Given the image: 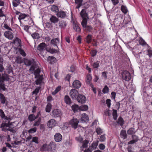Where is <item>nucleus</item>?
I'll list each match as a JSON object with an SVG mask.
<instances>
[{
  "mask_svg": "<svg viewBox=\"0 0 152 152\" xmlns=\"http://www.w3.org/2000/svg\"><path fill=\"white\" fill-rule=\"evenodd\" d=\"M80 14L83 19L81 23L88 22V20L89 19V18L88 13L86 12V9H82L80 12Z\"/></svg>",
  "mask_w": 152,
  "mask_h": 152,
  "instance_id": "f257e3e1",
  "label": "nucleus"
},
{
  "mask_svg": "<svg viewBox=\"0 0 152 152\" xmlns=\"http://www.w3.org/2000/svg\"><path fill=\"white\" fill-rule=\"evenodd\" d=\"M122 76L123 80L126 81H129L131 78V76L130 73L127 71H124L122 72Z\"/></svg>",
  "mask_w": 152,
  "mask_h": 152,
  "instance_id": "f03ea898",
  "label": "nucleus"
},
{
  "mask_svg": "<svg viewBox=\"0 0 152 152\" xmlns=\"http://www.w3.org/2000/svg\"><path fill=\"white\" fill-rule=\"evenodd\" d=\"M79 123V121L77 119L74 118L70 121L69 124L72 128L75 129L77 128Z\"/></svg>",
  "mask_w": 152,
  "mask_h": 152,
  "instance_id": "7ed1b4c3",
  "label": "nucleus"
},
{
  "mask_svg": "<svg viewBox=\"0 0 152 152\" xmlns=\"http://www.w3.org/2000/svg\"><path fill=\"white\" fill-rule=\"evenodd\" d=\"M52 114L54 118H57L60 117L62 115V113L60 110L56 109L53 110Z\"/></svg>",
  "mask_w": 152,
  "mask_h": 152,
  "instance_id": "20e7f679",
  "label": "nucleus"
},
{
  "mask_svg": "<svg viewBox=\"0 0 152 152\" xmlns=\"http://www.w3.org/2000/svg\"><path fill=\"white\" fill-rule=\"evenodd\" d=\"M69 95L71 98L73 99H77V96L79 95L78 91L75 89H71L69 92Z\"/></svg>",
  "mask_w": 152,
  "mask_h": 152,
  "instance_id": "39448f33",
  "label": "nucleus"
},
{
  "mask_svg": "<svg viewBox=\"0 0 152 152\" xmlns=\"http://www.w3.org/2000/svg\"><path fill=\"white\" fill-rule=\"evenodd\" d=\"M78 102L81 104L85 103L86 101V96L83 95L79 94L77 97Z\"/></svg>",
  "mask_w": 152,
  "mask_h": 152,
  "instance_id": "423d86ee",
  "label": "nucleus"
},
{
  "mask_svg": "<svg viewBox=\"0 0 152 152\" xmlns=\"http://www.w3.org/2000/svg\"><path fill=\"white\" fill-rule=\"evenodd\" d=\"M87 22L81 23V25L85 30L88 32H90L93 30V28L91 26L87 25Z\"/></svg>",
  "mask_w": 152,
  "mask_h": 152,
  "instance_id": "0eeeda50",
  "label": "nucleus"
},
{
  "mask_svg": "<svg viewBox=\"0 0 152 152\" xmlns=\"http://www.w3.org/2000/svg\"><path fill=\"white\" fill-rule=\"evenodd\" d=\"M47 45L45 43H42L39 45L37 47V50L40 52L44 51L46 49Z\"/></svg>",
  "mask_w": 152,
  "mask_h": 152,
  "instance_id": "6e6552de",
  "label": "nucleus"
},
{
  "mask_svg": "<svg viewBox=\"0 0 152 152\" xmlns=\"http://www.w3.org/2000/svg\"><path fill=\"white\" fill-rule=\"evenodd\" d=\"M81 85V83L79 80H75L72 83V86L74 88L78 89L80 87Z\"/></svg>",
  "mask_w": 152,
  "mask_h": 152,
  "instance_id": "1a4fd4ad",
  "label": "nucleus"
},
{
  "mask_svg": "<svg viewBox=\"0 0 152 152\" xmlns=\"http://www.w3.org/2000/svg\"><path fill=\"white\" fill-rule=\"evenodd\" d=\"M11 31H7L4 33L5 37L9 39H12L13 37V34Z\"/></svg>",
  "mask_w": 152,
  "mask_h": 152,
  "instance_id": "9d476101",
  "label": "nucleus"
},
{
  "mask_svg": "<svg viewBox=\"0 0 152 152\" xmlns=\"http://www.w3.org/2000/svg\"><path fill=\"white\" fill-rule=\"evenodd\" d=\"M56 124V121L54 119L50 120L48 122V126L50 128H52L54 127Z\"/></svg>",
  "mask_w": 152,
  "mask_h": 152,
  "instance_id": "9b49d317",
  "label": "nucleus"
},
{
  "mask_svg": "<svg viewBox=\"0 0 152 152\" xmlns=\"http://www.w3.org/2000/svg\"><path fill=\"white\" fill-rule=\"evenodd\" d=\"M43 75H41L35 78L37 79V80L35 81V83L36 85H39L40 86L41 85L43 79Z\"/></svg>",
  "mask_w": 152,
  "mask_h": 152,
  "instance_id": "f8f14e48",
  "label": "nucleus"
},
{
  "mask_svg": "<svg viewBox=\"0 0 152 152\" xmlns=\"http://www.w3.org/2000/svg\"><path fill=\"white\" fill-rule=\"evenodd\" d=\"M89 118L88 115L86 114L83 113L81 115L80 121L81 123H84L88 121Z\"/></svg>",
  "mask_w": 152,
  "mask_h": 152,
  "instance_id": "ddd939ff",
  "label": "nucleus"
},
{
  "mask_svg": "<svg viewBox=\"0 0 152 152\" xmlns=\"http://www.w3.org/2000/svg\"><path fill=\"white\" fill-rule=\"evenodd\" d=\"M7 121L3 122L1 124L0 127L1 128V130L5 132L8 131L9 128L8 127L7 124Z\"/></svg>",
  "mask_w": 152,
  "mask_h": 152,
  "instance_id": "4468645a",
  "label": "nucleus"
},
{
  "mask_svg": "<svg viewBox=\"0 0 152 152\" xmlns=\"http://www.w3.org/2000/svg\"><path fill=\"white\" fill-rule=\"evenodd\" d=\"M56 15L58 17L64 18L66 17V14L65 12L61 10L57 13Z\"/></svg>",
  "mask_w": 152,
  "mask_h": 152,
  "instance_id": "2eb2a0df",
  "label": "nucleus"
},
{
  "mask_svg": "<svg viewBox=\"0 0 152 152\" xmlns=\"http://www.w3.org/2000/svg\"><path fill=\"white\" fill-rule=\"evenodd\" d=\"M73 28L77 32H80L81 29L79 27L78 24L75 21H73Z\"/></svg>",
  "mask_w": 152,
  "mask_h": 152,
  "instance_id": "dca6fc26",
  "label": "nucleus"
},
{
  "mask_svg": "<svg viewBox=\"0 0 152 152\" xmlns=\"http://www.w3.org/2000/svg\"><path fill=\"white\" fill-rule=\"evenodd\" d=\"M0 116L1 117L3 121H4V120L5 121L6 120H8L9 119V117H7L6 116L4 112L1 109H0Z\"/></svg>",
  "mask_w": 152,
  "mask_h": 152,
  "instance_id": "f3484780",
  "label": "nucleus"
},
{
  "mask_svg": "<svg viewBox=\"0 0 152 152\" xmlns=\"http://www.w3.org/2000/svg\"><path fill=\"white\" fill-rule=\"evenodd\" d=\"M83 0H75V8L79 9L82 5Z\"/></svg>",
  "mask_w": 152,
  "mask_h": 152,
  "instance_id": "a211bd4d",
  "label": "nucleus"
},
{
  "mask_svg": "<svg viewBox=\"0 0 152 152\" xmlns=\"http://www.w3.org/2000/svg\"><path fill=\"white\" fill-rule=\"evenodd\" d=\"M62 136L59 133H57L55 134L54 136L55 141L57 142H59L61 141L62 139Z\"/></svg>",
  "mask_w": 152,
  "mask_h": 152,
  "instance_id": "6ab92c4d",
  "label": "nucleus"
},
{
  "mask_svg": "<svg viewBox=\"0 0 152 152\" xmlns=\"http://www.w3.org/2000/svg\"><path fill=\"white\" fill-rule=\"evenodd\" d=\"M52 144L50 143V145H48L47 144H44L41 147V150L43 151H45L48 150L49 148H50V145H52Z\"/></svg>",
  "mask_w": 152,
  "mask_h": 152,
  "instance_id": "aec40b11",
  "label": "nucleus"
},
{
  "mask_svg": "<svg viewBox=\"0 0 152 152\" xmlns=\"http://www.w3.org/2000/svg\"><path fill=\"white\" fill-rule=\"evenodd\" d=\"M71 108L73 111L75 113L77 112L78 110H80V107L77 104H74L72 105Z\"/></svg>",
  "mask_w": 152,
  "mask_h": 152,
  "instance_id": "412c9836",
  "label": "nucleus"
},
{
  "mask_svg": "<svg viewBox=\"0 0 152 152\" xmlns=\"http://www.w3.org/2000/svg\"><path fill=\"white\" fill-rule=\"evenodd\" d=\"M92 79V77L91 75L88 74L86 77V83L90 85L91 84H92L91 83V81Z\"/></svg>",
  "mask_w": 152,
  "mask_h": 152,
  "instance_id": "4be33fe9",
  "label": "nucleus"
},
{
  "mask_svg": "<svg viewBox=\"0 0 152 152\" xmlns=\"http://www.w3.org/2000/svg\"><path fill=\"white\" fill-rule=\"evenodd\" d=\"M59 39L57 38H54L52 39L51 41V44H53L54 46H56L57 47V44L59 43Z\"/></svg>",
  "mask_w": 152,
  "mask_h": 152,
  "instance_id": "5701e85b",
  "label": "nucleus"
},
{
  "mask_svg": "<svg viewBox=\"0 0 152 152\" xmlns=\"http://www.w3.org/2000/svg\"><path fill=\"white\" fill-rule=\"evenodd\" d=\"M67 24L64 20H61L59 23V27L61 28H64L66 26Z\"/></svg>",
  "mask_w": 152,
  "mask_h": 152,
  "instance_id": "b1692460",
  "label": "nucleus"
},
{
  "mask_svg": "<svg viewBox=\"0 0 152 152\" xmlns=\"http://www.w3.org/2000/svg\"><path fill=\"white\" fill-rule=\"evenodd\" d=\"M64 101L66 103L68 104H70L71 103L70 98L68 96L65 95L64 96Z\"/></svg>",
  "mask_w": 152,
  "mask_h": 152,
  "instance_id": "393cba45",
  "label": "nucleus"
},
{
  "mask_svg": "<svg viewBox=\"0 0 152 152\" xmlns=\"http://www.w3.org/2000/svg\"><path fill=\"white\" fill-rule=\"evenodd\" d=\"M34 61L33 59L31 60L26 59L25 60L24 63L27 66H30L33 64Z\"/></svg>",
  "mask_w": 152,
  "mask_h": 152,
  "instance_id": "a878e982",
  "label": "nucleus"
},
{
  "mask_svg": "<svg viewBox=\"0 0 152 152\" xmlns=\"http://www.w3.org/2000/svg\"><path fill=\"white\" fill-rule=\"evenodd\" d=\"M14 42V44H17V45L18 46V48L21 47V41L17 37H16Z\"/></svg>",
  "mask_w": 152,
  "mask_h": 152,
  "instance_id": "bb28decb",
  "label": "nucleus"
},
{
  "mask_svg": "<svg viewBox=\"0 0 152 152\" xmlns=\"http://www.w3.org/2000/svg\"><path fill=\"white\" fill-rule=\"evenodd\" d=\"M50 20L51 22L53 23H57L58 21V18L54 16H52L50 18Z\"/></svg>",
  "mask_w": 152,
  "mask_h": 152,
  "instance_id": "cd10ccee",
  "label": "nucleus"
},
{
  "mask_svg": "<svg viewBox=\"0 0 152 152\" xmlns=\"http://www.w3.org/2000/svg\"><path fill=\"white\" fill-rule=\"evenodd\" d=\"M120 136L121 137L124 139H126L127 136L126 131L124 130H121L120 133Z\"/></svg>",
  "mask_w": 152,
  "mask_h": 152,
  "instance_id": "c85d7f7f",
  "label": "nucleus"
},
{
  "mask_svg": "<svg viewBox=\"0 0 152 152\" xmlns=\"http://www.w3.org/2000/svg\"><path fill=\"white\" fill-rule=\"evenodd\" d=\"M51 10L52 11L55 13H57L58 12V7L55 5H53L51 8Z\"/></svg>",
  "mask_w": 152,
  "mask_h": 152,
  "instance_id": "c756f323",
  "label": "nucleus"
},
{
  "mask_svg": "<svg viewBox=\"0 0 152 152\" xmlns=\"http://www.w3.org/2000/svg\"><path fill=\"white\" fill-rule=\"evenodd\" d=\"M18 51L19 53L23 56L25 57L26 56V54L24 50L21 48V47L18 48Z\"/></svg>",
  "mask_w": 152,
  "mask_h": 152,
  "instance_id": "7c9ffc66",
  "label": "nucleus"
},
{
  "mask_svg": "<svg viewBox=\"0 0 152 152\" xmlns=\"http://www.w3.org/2000/svg\"><path fill=\"white\" fill-rule=\"evenodd\" d=\"M117 122L120 125L122 126L124 124V120L120 116L118 118Z\"/></svg>",
  "mask_w": 152,
  "mask_h": 152,
  "instance_id": "2f4dec72",
  "label": "nucleus"
},
{
  "mask_svg": "<svg viewBox=\"0 0 152 152\" xmlns=\"http://www.w3.org/2000/svg\"><path fill=\"white\" fill-rule=\"evenodd\" d=\"M31 36L34 39H38L40 37L39 34L37 32L31 34Z\"/></svg>",
  "mask_w": 152,
  "mask_h": 152,
  "instance_id": "473e14b6",
  "label": "nucleus"
},
{
  "mask_svg": "<svg viewBox=\"0 0 152 152\" xmlns=\"http://www.w3.org/2000/svg\"><path fill=\"white\" fill-rule=\"evenodd\" d=\"M112 114L113 116V118L115 120H116L118 117L117 110L113 109V110Z\"/></svg>",
  "mask_w": 152,
  "mask_h": 152,
  "instance_id": "72a5a7b5",
  "label": "nucleus"
},
{
  "mask_svg": "<svg viewBox=\"0 0 152 152\" xmlns=\"http://www.w3.org/2000/svg\"><path fill=\"white\" fill-rule=\"evenodd\" d=\"M40 72V69L39 68L37 69L36 70L34 71V72L35 75V78H36L37 77L41 75H39Z\"/></svg>",
  "mask_w": 152,
  "mask_h": 152,
  "instance_id": "f704fd0d",
  "label": "nucleus"
},
{
  "mask_svg": "<svg viewBox=\"0 0 152 152\" xmlns=\"http://www.w3.org/2000/svg\"><path fill=\"white\" fill-rule=\"evenodd\" d=\"M51 105L50 103H48L45 108V111L46 112L49 113L51 110Z\"/></svg>",
  "mask_w": 152,
  "mask_h": 152,
  "instance_id": "c9c22d12",
  "label": "nucleus"
},
{
  "mask_svg": "<svg viewBox=\"0 0 152 152\" xmlns=\"http://www.w3.org/2000/svg\"><path fill=\"white\" fill-rule=\"evenodd\" d=\"M20 3V0H13L12 1L13 5L15 7H17Z\"/></svg>",
  "mask_w": 152,
  "mask_h": 152,
  "instance_id": "e433bc0d",
  "label": "nucleus"
},
{
  "mask_svg": "<svg viewBox=\"0 0 152 152\" xmlns=\"http://www.w3.org/2000/svg\"><path fill=\"white\" fill-rule=\"evenodd\" d=\"M134 51L133 52L134 53V54L135 55H140V54L142 53L141 51L139 52L138 50H139L137 48H134L133 49Z\"/></svg>",
  "mask_w": 152,
  "mask_h": 152,
  "instance_id": "4c0bfd02",
  "label": "nucleus"
},
{
  "mask_svg": "<svg viewBox=\"0 0 152 152\" xmlns=\"http://www.w3.org/2000/svg\"><path fill=\"white\" fill-rule=\"evenodd\" d=\"M56 60V58L53 56H49L47 58V61L50 63L54 62Z\"/></svg>",
  "mask_w": 152,
  "mask_h": 152,
  "instance_id": "58836bf2",
  "label": "nucleus"
},
{
  "mask_svg": "<svg viewBox=\"0 0 152 152\" xmlns=\"http://www.w3.org/2000/svg\"><path fill=\"white\" fill-rule=\"evenodd\" d=\"M88 109V106L86 105H82L80 107V110L82 111H86Z\"/></svg>",
  "mask_w": 152,
  "mask_h": 152,
  "instance_id": "ea45409f",
  "label": "nucleus"
},
{
  "mask_svg": "<svg viewBox=\"0 0 152 152\" xmlns=\"http://www.w3.org/2000/svg\"><path fill=\"white\" fill-rule=\"evenodd\" d=\"M15 62L18 64H21L23 62V61L21 57H17L15 60Z\"/></svg>",
  "mask_w": 152,
  "mask_h": 152,
  "instance_id": "a19ab883",
  "label": "nucleus"
},
{
  "mask_svg": "<svg viewBox=\"0 0 152 152\" xmlns=\"http://www.w3.org/2000/svg\"><path fill=\"white\" fill-rule=\"evenodd\" d=\"M28 119L30 121H32L36 119L35 115L34 114L30 115L28 117Z\"/></svg>",
  "mask_w": 152,
  "mask_h": 152,
  "instance_id": "79ce46f5",
  "label": "nucleus"
},
{
  "mask_svg": "<svg viewBox=\"0 0 152 152\" xmlns=\"http://www.w3.org/2000/svg\"><path fill=\"white\" fill-rule=\"evenodd\" d=\"M89 142L88 140H85L83 141L82 143H83V145L82 147L83 148H86L88 146V144Z\"/></svg>",
  "mask_w": 152,
  "mask_h": 152,
  "instance_id": "37998d69",
  "label": "nucleus"
},
{
  "mask_svg": "<svg viewBox=\"0 0 152 152\" xmlns=\"http://www.w3.org/2000/svg\"><path fill=\"white\" fill-rule=\"evenodd\" d=\"M135 131L134 128H130L127 131V133L129 134H132L135 133Z\"/></svg>",
  "mask_w": 152,
  "mask_h": 152,
  "instance_id": "c03bdc74",
  "label": "nucleus"
},
{
  "mask_svg": "<svg viewBox=\"0 0 152 152\" xmlns=\"http://www.w3.org/2000/svg\"><path fill=\"white\" fill-rule=\"evenodd\" d=\"M86 40L87 43H90L92 40V36L90 35H88L86 37Z\"/></svg>",
  "mask_w": 152,
  "mask_h": 152,
  "instance_id": "a18cd8bd",
  "label": "nucleus"
},
{
  "mask_svg": "<svg viewBox=\"0 0 152 152\" xmlns=\"http://www.w3.org/2000/svg\"><path fill=\"white\" fill-rule=\"evenodd\" d=\"M139 42L140 44L142 46L146 45H147L146 43L145 42L144 40L142 38H140L139 40Z\"/></svg>",
  "mask_w": 152,
  "mask_h": 152,
  "instance_id": "49530a36",
  "label": "nucleus"
},
{
  "mask_svg": "<svg viewBox=\"0 0 152 152\" xmlns=\"http://www.w3.org/2000/svg\"><path fill=\"white\" fill-rule=\"evenodd\" d=\"M0 96L1 103L3 104H4L5 103L6 99L4 96L1 94H0Z\"/></svg>",
  "mask_w": 152,
  "mask_h": 152,
  "instance_id": "de8ad7c7",
  "label": "nucleus"
},
{
  "mask_svg": "<svg viewBox=\"0 0 152 152\" xmlns=\"http://www.w3.org/2000/svg\"><path fill=\"white\" fill-rule=\"evenodd\" d=\"M41 121V118H39L37 121H35V123L33 124L34 126H39L40 124Z\"/></svg>",
  "mask_w": 152,
  "mask_h": 152,
  "instance_id": "09e8293b",
  "label": "nucleus"
},
{
  "mask_svg": "<svg viewBox=\"0 0 152 152\" xmlns=\"http://www.w3.org/2000/svg\"><path fill=\"white\" fill-rule=\"evenodd\" d=\"M27 16V15H26L25 14H22L21 13L19 15L18 19L19 20L24 19Z\"/></svg>",
  "mask_w": 152,
  "mask_h": 152,
  "instance_id": "8fccbe9b",
  "label": "nucleus"
},
{
  "mask_svg": "<svg viewBox=\"0 0 152 152\" xmlns=\"http://www.w3.org/2000/svg\"><path fill=\"white\" fill-rule=\"evenodd\" d=\"M37 128L36 127H34L28 130V132L29 133H34L36 132Z\"/></svg>",
  "mask_w": 152,
  "mask_h": 152,
  "instance_id": "3c124183",
  "label": "nucleus"
},
{
  "mask_svg": "<svg viewBox=\"0 0 152 152\" xmlns=\"http://www.w3.org/2000/svg\"><path fill=\"white\" fill-rule=\"evenodd\" d=\"M122 11L124 13L126 14L127 12V10L126 7L124 6H122L121 8Z\"/></svg>",
  "mask_w": 152,
  "mask_h": 152,
  "instance_id": "603ef678",
  "label": "nucleus"
},
{
  "mask_svg": "<svg viewBox=\"0 0 152 152\" xmlns=\"http://www.w3.org/2000/svg\"><path fill=\"white\" fill-rule=\"evenodd\" d=\"M11 119L9 117V119L8 120H6L5 121H6V120L8 121V122L7 123V126L8 128H10L11 127V126L12 125V124L13 123H12V122H10V121L11 120Z\"/></svg>",
  "mask_w": 152,
  "mask_h": 152,
  "instance_id": "864d4df0",
  "label": "nucleus"
},
{
  "mask_svg": "<svg viewBox=\"0 0 152 152\" xmlns=\"http://www.w3.org/2000/svg\"><path fill=\"white\" fill-rule=\"evenodd\" d=\"M46 50L48 51V52H50L51 53H55L57 52V50H55L54 49H50L49 50H48L46 49Z\"/></svg>",
  "mask_w": 152,
  "mask_h": 152,
  "instance_id": "5fc2aeb1",
  "label": "nucleus"
},
{
  "mask_svg": "<svg viewBox=\"0 0 152 152\" xmlns=\"http://www.w3.org/2000/svg\"><path fill=\"white\" fill-rule=\"evenodd\" d=\"M99 62L97 61L92 64L93 67L94 68H97L99 66Z\"/></svg>",
  "mask_w": 152,
  "mask_h": 152,
  "instance_id": "6e6d98bb",
  "label": "nucleus"
},
{
  "mask_svg": "<svg viewBox=\"0 0 152 152\" xmlns=\"http://www.w3.org/2000/svg\"><path fill=\"white\" fill-rule=\"evenodd\" d=\"M109 91V88L107 86H105L103 88L102 92L104 94L107 93Z\"/></svg>",
  "mask_w": 152,
  "mask_h": 152,
  "instance_id": "4d7b16f0",
  "label": "nucleus"
},
{
  "mask_svg": "<svg viewBox=\"0 0 152 152\" xmlns=\"http://www.w3.org/2000/svg\"><path fill=\"white\" fill-rule=\"evenodd\" d=\"M32 142H34L36 144H38L39 143L38 138L37 137H32Z\"/></svg>",
  "mask_w": 152,
  "mask_h": 152,
  "instance_id": "13d9d810",
  "label": "nucleus"
},
{
  "mask_svg": "<svg viewBox=\"0 0 152 152\" xmlns=\"http://www.w3.org/2000/svg\"><path fill=\"white\" fill-rule=\"evenodd\" d=\"M41 88V87H39L36 88L35 90L32 92L33 94H35L37 95L39 93V90Z\"/></svg>",
  "mask_w": 152,
  "mask_h": 152,
  "instance_id": "bf43d9fd",
  "label": "nucleus"
},
{
  "mask_svg": "<svg viewBox=\"0 0 152 152\" xmlns=\"http://www.w3.org/2000/svg\"><path fill=\"white\" fill-rule=\"evenodd\" d=\"M106 140V137L105 135H101L99 138V140L101 142H104Z\"/></svg>",
  "mask_w": 152,
  "mask_h": 152,
  "instance_id": "052dcab7",
  "label": "nucleus"
},
{
  "mask_svg": "<svg viewBox=\"0 0 152 152\" xmlns=\"http://www.w3.org/2000/svg\"><path fill=\"white\" fill-rule=\"evenodd\" d=\"M96 132L98 134H100L103 132L102 130L100 128L98 127L96 129Z\"/></svg>",
  "mask_w": 152,
  "mask_h": 152,
  "instance_id": "680f3d73",
  "label": "nucleus"
},
{
  "mask_svg": "<svg viewBox=\"0 0 152 152\" xmlns=\"http://www.w3.org/2000/svg\"><path fill=\"white\" fill-rule=\"evenodd\" d=\"M76 140L77 141L79 142H80L82 143L83 141V139L82 138L80 137L79 136L78 137H76Z\"/></svg>",
  "mask_w": 152,
  "mask_h": 152,
  "instance_id": "e2e57ef3",
  "label": "nucleus"
},
{
  "mask_svg": "<svg viewBox=\"0 0 152 152\" xmlns=\"http://www.w3.org/2000/svg\"><path fill=\"white\" fill-rule=\"evenodd\" d=\"M106 104L107 107L109 108L111 105V100L110 99H107L106 101Z\"/></svg>",
  "mask_w": 152,
  "mask_h": 152,
  "instance_id": "0e129e2a",
  "label": "nucleus"
},
{
  "mask_svg": "<svg viewBox=\"0 0 152 152\" xmlns=\"http://www.w3.org/2000/svg\"><path fill=\"white\" fill-rule=\"evenodd\" d=\"M97 145L98 143L97 142H95L92 144L91 147L93 149H95L96 148Z\"/></svg>",
  "mask_w": 152,
  "mask_h": 152,
  "instance_id": "69168bd1",
  "label": "nucleus"
},
{
  "mask_svg": "<svg viewBox=\"0 0 152 152\" xmlns=\"http://www.w3.org/2000/svg\"><path fill=\"white\" fill-rule=\"evenodd\" d=\"M132 138L133 140H134L135 142H137V141L138 139V137L136 135H132Z\"/></svg>",
  "mask_w": 152,
  "mask_h": 152,
  "instance_id": "338daca9",
  "label": "nucleus"
},
{
  "mask_svg": "<svg viewBox=\"0 0 152 152\" xmlns=\"http://www.w3.org/2000/svg\"><path fill=\"white\" fill-rule=\"evenodd\" d=\"M4 27L6 29L8 30L9 31H12V29L7 24H4Z\"/></svg>",
  "mask_w": 152,
  "mask_h": 152,
  "instance_id": "774afa93",
  "label": "nucleus"
}]
</instances>
